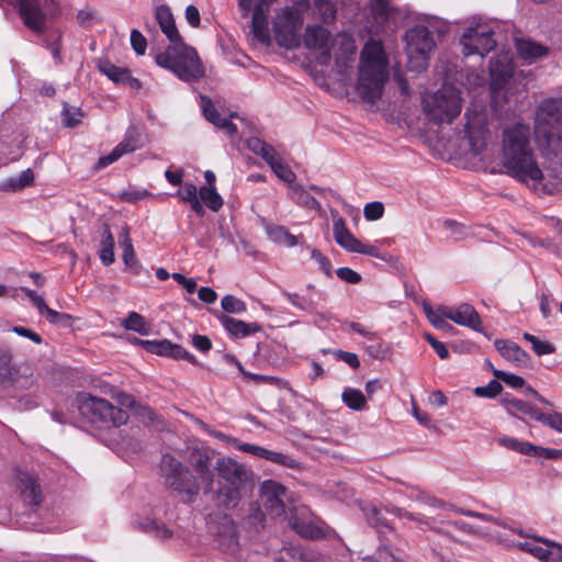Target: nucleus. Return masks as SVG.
<instances>
[{"label":"nucleus","mask_w":562,"mask_h":562,"mask_svg":"<svg viewBox=\"0 0 562 562\" xmlns=\"http://www.w3.org/2000/svg\"><path fill=\"white\" fill-rule=\"evenodd\" d=\"M502 162L506 173L526 183L537 192L551 193L557 184L552 167L547 175L535 158L530 143V127L518 122L502 131Z\"/></svg>","instance_id":"f257e3e1"},{"label":"nucleus","mask_w":562,"mask_h":562,"mask_svg":"<svg viewBox=\"0 0 562 562\" xmlns=\"http://www.w3.org/2000/svg\"><path fill=\"white\" fill-rule=\"evenodd\" d=\"M535 135L544 155L554 159V178L562 173V99L550 98L538 106L535 120Z\"/></svg>","instance_id":"f03ea898"},{"label":"nucleus","mask_w":562,"mask_h":562,"mask_svg":"<svg viewBox=\"0 0 562 562\" xmlns=\"http://www.w3.org/2000/svg\"><path fill=\"white\" fill-rule=\"evenodd\" d=\"M214 470L220 480L218 502L227 508L236 507L255 488L256 475L252 470L231 457L218 458Z\"/></svg>","instance_id":"7ed1b4c3"},{"label":"nucleus","mask_w":562,"mask_h":562,"mask_svg":"<svg viewBox=\"0 0 562 562\" xmlns=\"http://www.w3.org/2000/svg\"><path fill=\"white\" fill-rule=\"evenodd\" d=\"M387 60L380 42L369 41L361 50L357 92L367 102L381 98L387 80Z\"/></svg>","instance_id":"20e7f679"},{"label":"nucleus","mask_w":562,"mask_h":562,"mask_svg":"<svg viewBox=\"0 0 562 562\" xmlns=\"http://www.w3.org/2000/svg\"><path fill=\"white\" fill-rule=\"evenodd\" d=\"M155 59L158 66L170 70L182 81H196L204 76V67L196 50L182 40L170 43Z\"/></svg>","instance_id":"39448f33"},{"label":"nucleus","mask_w":562,"mask_h":562,"mask_svg":"<svg viewBox=\"0 0 562 562\" xmlns=\"http://www.w3.org/2000/svg\"><path fill=\"white\" fill-rule=\"evenodd\" d=\"M159 473L165 486L176 492L183 502L195 501L200 493V484L189 467L172 454L165 453L160 460Z\"/></svg>","instance_id":"423d86ee"},{"label":"nucleus","mask_w":562,"mask_h":562,"mask_svg":"<svg viewBox=\"0 0 562 562\" xmlns=\"http://www.w3.org/2000/svg\"><path fill=\"white\" fill-rule=\"evenodd\" d=\"M461 91L453 86L445 85L435 93L423 97V111L426 119L436 125L450 124L462 110Z\"/></svg>","instance_id":"0eeeda50"},{"label":"nucleus","mask_w":562,"mask_h":562,"mask_svg":"<svg viewBox=\"0 0 562 562\" xmlns=\"http://www.w3.org/2000/svg\"><path fill=\"white\" fill-rule=\"evenodd\" d=\"M77 406L83 417L103 427H120L128 420V413L125 409L89 393L77 396Z\"/></svg>","instance_id":"6e6552de"},{"label":"nucleus","mask_w":562,"mask_h":562,"mask_svg":"<svg viewBox=\"0 0 562 562\" xmlns=\"http://www.w3.org/2000/svg\"><path fill=\"white\" fill-rule=\"evenodd\" d=\"M308 0H295L294 7L281 9L273 20V32L278 44L286 49L297 48L301 44L303 9Z\"/></svg>","instance_id":"1a4fd4ad"},{"label":"nucleus","mask_w":562,"mask_h":562,"mask_svg":"<svg viewBox=\"0 0 562 562\" xmlns=\"http://www.w3.org/2000/svg\"><path fill=\"white\" fill-rule=\"evenodd\" d=\"M461 138L468 143L470 151L474 155L487 148L492 142V132L485 108L477 105L467 108Z\"/></svg>","instance_id":"9d476101"},{"label":"nucleus","mask_w":562,"mask_h":562,"mask_svg":"<svg viewBox=\"0 0 562 562\" xmlns=\"http://www.w3.org/2000/svg\"><path fill=\"white\" fill-rule=\"evenodd\" d=\"M404 40L408 67L416 71L426 70L429 54L436 46L431 32L424 25H416L406 31Z\"/></svg>","instance_id":"9b49d317"},{"label":"nucleus","mask_w":562,"mask_h":562,"mask_svg":"<svg viewBox=\"0 0 562 562\" xmlns=\"http://www.w3.org/2000/svg\"><path fill=\"white\" fill-rule=\"evenodd\" d=\"M493 35L494 32L486 25H476L467 29L460 38L462 53L465 56L474 54L484 56L488 54L496 46Z\"/></svg>","instance_id":"f8f14e48"},{"label":"nucleus","mask_w":562,"mask_h":562,"mask_svg":"<svg viewBox=\"0 0 562 562\" xmlns=\"http://www.w3.org/2000/svg\"><path fill=\"white\" fill-rule=\"evenodd\" d=\"M246 146L254 154L259 155L271 167L276 176L286 183L295 180V173L282 162L277 150L258 137H250L246 140Z\"/></svg>","instance_id":"ddd939ff"},{"label":"nucleus","mask_w":562,"mask_h":562,"mask_svg":"<svg viewBox=\"0 0 562 562\" xmlns=\"http://www.w3.org/2000/svg\"><path fill=\"white\" fill-rule=\"evenodd\" d=\"M209 529L223 551L234 552L237 549V528L229 515L215 514L211 516Z\"/></svg>","instance_id":"4468645a"},{"label":"nucleus","mask_w":562,"mask_h":562,"mask_svg":"<svg viewBox=\"0 0 562 562\" xmlns=\"http://www.w3.org/2000/svg\"><path fill=\"white\" fill-rule=\"evenodd\" d=\"M333 36L322 25H308L304 34L306 48L318 52L317 61L321 65H328L331 59Z\"/></svg>","instance_id":"2eb2a0df"},{"label":"nucleus","mask_w":562,"mask_h":562,"mask_svg":"<svg viewBox=\"0 0 562 562\" xmlns=\"http://www.w3.org/2000/svg\"><path fill=\"white\" fill-rule=\"evenodd\" d=\"M15 5L24 25L35 33L46 29V13L40 0H15Z\"/></svg>","instance_id":"dca6fc26"},{"label":"nucleus","mask_w":562,"mask_h":562,"mask_svg":"<svg viewBox=\"0 0 562 562\" xmlns=\"http://www.w3.org/2000/svg\"><path fill=\"white\" fill-rule=\"evenodd\" d=\"M285 494L286 488L273 480H266L260 486V499L269 514L276 517L285 512Z\"/></svg>","instance_id":"f3484780"},{"label":"nucleus","mask_w":562,"mask_h":562,"mask_svg":"<svg viewBox=\"0 0 562 562\" xmlns=\"http://www.w3.org/2000/svg\"><path fill=\"white\" fill-rule=\"evenodd\" d=\"M136 341L148 352L158 355V356H168L173 359H183L192 364H199L198 359L186 350L182 346L173 344L167 339L162 340H142L136 339Z\"/></svg>","instance_id":"a211bd4d"},{"label":"nucleus","mask_w":562,"mask_h":562,"mask_svg":"<svg viewBox=\"0 0 562 562\" xmlns=\"http://www.w3.org/2000/svg\"><path fill=\"white\" fill-rule=\"evenodd\" d=\"M445 313L448 319L454 322L456 324L487 336L483 329L480 314L471 304L462 303L454 308L449 307V310H447Z\"/></svg>","instance_id":"6ab92c4d"},{"label":"nucleus","mask_w":562,"mask_h":562,"mask_svg":"<svg viewBox=\"0 0 562 562\" xmlns=\"http://www.w3.org/2000/svg\"><path fill=\"white\" fill-rule=\"evenodd\" d=\"M191 464L205 492L213 488L214 472L212 470V456L206 449H194L191 452Z\"/></svg>","instance_id":"aec40b11"},{"label":"nucleus","mask_w":562,"mask_h":562,"mask_svg":"<svg viewBox=\"0 0 562 562\" xmlns=\"http://www.w3.org/2000/svg\"><path fill=\"white\" fill-rule=\"evenodd\" d=\"M16 487L23 501L30 506H38L44 499L41 486L31 473L19 472L16 474Z\"/></svg>","instance_id":"412c9836"},{"label":"nucleus","mask_w":562,"mask_h":562,"mask_svg":"<svg viewBox=\"0 0 562 562\" xmlns=\"http://www.w3.org/2000/svg\"><path fill=\"white\" fill-rule=\"evenodd\" d=\"M513 65L508 53L498 54L490 60L491 86L493 90L502 88L513 76Z\"/></svg>","instance_id":"4be33fe9"},{"label":"nucleus","mask_w":562,"mask_h":562,"mask_svg":"<svg viewBox=\"0 0 562 562\" xmlns=\"http://www.w3.org/2000/svg\"><path fill=\"white\" fill-rule=\"evenodd\" d=\"M333 233L335 241L349 252H357L361 240L356 238L348 229L345 220L338 216L334 220Z\"/></svg>","instance_id":"5701e85b"},{"label":"nucleus","mask_w":562,"mask_h":562,"mask_svg":"<svg viewBox=\"0 0 562 562\" xmlns=\"http://www.w3.org/2000/svg\"><path fill=\"white\" fill-rule=\"evenodd\" d=\"M268 15L269 11L263 4L258 3L255 5L251 18V31L254 36L262 44L270 43Z\"/></svg>","instance_id":"b1692460"},{"label":"nucleus","mask_w":562,"mask_h":562,"mask_svg":"<svg viewBox=\"0 0 562 562\" xmlns=\"http://www.w3.org/2000/svg\"><path fill=\"white\" fill-rule=\"evenodd\" d=\"M201 99L205 119L216 127L224 130L228 136H234L237 133L236 125L229 119L221 116L210 98L201 97Z\"/></svg>","instance_id":"393cba45"},{"label":"nucleus","mask_w":562,"mask_h":562,"mask_svg":"<svg viewBox=\"0 0 562 562\" xmlns=\"http://www.w3.org/2000/svg\"><path fill=\"white\" fill-rule=\"evenodd\" d=\"M494 345L496 350L506 360L512 361L517 366H527L529 363V355L517 344L506 339H496Z\"/></svg>","instance_id":"a878e982"},{"label":"nucleus","mask_w":562,"mask_h":562,"mask_svg":"<svg viewBox=\"0 0 562 562\" xmlns=\"http://www.w3.org/2000/svg\"><path fill=\"white\" fill-rule=\"evenodd\" d=\"M502 404L505 406L508 414L518 416L519 414L526 415L529 418L537 420L540 409L535 405L516 398L510 394L506 393L502 396Z\"/></svg>","instance_id":"bb28decb"},{"label":"nucleus","mask_w":562,"mask_h":562,"mask_svg":"<svg viewBox=\"0 0 562 562\" xmlns=\"http://www.w3.org/2000/svg\"><path fill=\"white\" fill-rule=\"evenodd\" d=\"M33 379L29 376H19L18 370L11 364L0 368V386L3 389L13 387L30 390L33 387Z\"/></svg>","instance_id":"cd10ccee"},{"label":"nucleus","mask_w":562,"mask_h":562,"mask_svg":"<svg viewBox=\"0 0 562 562\" xmlns=\"http://www.w3.org/2000/svg\"><path fill=\"white\" fill-rule=\"evenodd\" d=\"M220 321L224 328L233 336L237 338L247 337L251 334H255L261 329L260 325L257 323H245L243 321L233 318L227 315H221Z\"/></svg>","instance_id":"c85d7f7f"},{"label":"nucleus","mask_w":562,"mask_h":562,"mask_svg":"<svg viewBox=\"0 0 562 562\" xmlns=\"http://www.w3.org/2000/svg\"><path fill=\"white\" fill-rule=\"evenodd\" d=\"M338 46L336 64L339 68L347 67V61L356 54L357 47L351 36L337 34L333 41V47Z\"/></svg>","instance_id":"c756f323"},{"label":"nucleus","mask_w":562,"mask_h":562,"mask_svg":"<svg viewBox=\"0 0 562 562\" xmlns=\"http://www.w3.org/2000/svg\"><path fill=\"white\" fill-rule=\"evenodd\" d=\"M156 20L170 43L182 40L176 26L173 15L167 5H159L156 9Z\"/></svg>","instance_id":"7c9ffc66"},{"label":"nucleus","mask_w":562,"mask_h":562,"mask_svg":"<svg viewBox=\"0 0 562 562\" xmlns=\"http://www.w3.org/2000/svg\"><path fill=\"white\" fill-rule=\"evenodd\" d=\"M289 522L292 529L305 539L315 540L325 537L323 528L314 525L311 520L303 519L294 515L290 518Z\"/></svg>","instance_id":"2f4dec72"},{"label":"nucleus","mask_w":562,"mask_h":562,"mask_svg":"<svg viewBox=\"0 0 562 562\" xmlns=\"http://www.w3.org/2000/svg\"><path fill=\"white\" fill-rule=\"evenodd\" d=\"M447 306H439L437 310H434L429 304H424V312L427 316L429 323L438 330H441L446 334H451L454 331V327L447 321L446 316Z\"/></svg>","instance_id":"473e14b6"},{"label":"nucleus","mask_w":562,"mask_h":562,"mask_svg":"<svg viewBox=\"0 0 562 562\" xmlns=\"http://www.w3.org/2000/svg\"><path fill=\"white\" fill-rule=\"evenodd\" d=\"M516 46L519 56L529 64L548 54L546 46L530 40H520L517 42Z\"/></svg>","instance_id":"72a5a7b5"},{"label":"nucleus","mask_w":562,"mask_h":562,"mask_svg":"<svg viewBox=\"0 0 562 562\" xmlns=\"http://www.w3.org/2000/svg\"><path fill=\"white\" fill-rule=\"evenodd\" d=\"M114 237L111 233L110 225L103 224L100 240L99 256L104 266H110L114 262Z\"/></svg>","instance_id":"f704fd0d"},{"label":"nucleus","mask_w":562,"mask_h":562,"mask_svg":"<svg viewBox=\"0 0 562 562\" xmlns=\"http://www.w3.org/2000/svg\"><path fill=\"white\" fill-rule=\"evenodd\" d=\"M539 542H542L548 547H557L558 549L560 546L555 542L539 537H533L531 540L517 542L515 546L521 551L528 552L533 557L538 558L539 560H543V558H546L548 554V549L541 547Z\"/></svg>","instance_id":"c9c22d12"},{"label":"nucleus","mask_w":562,"mask_h":562,"mask_svg":"<svg viewBox=\"0 0 562 562\" xmlns=\"http://www.w3.org/2000/svg\"><path fill=\"white\" fill-rule=\"evenodd\" d=\"M290 199L297 205L307 207L310 210H321L319 202L311 195L301 184H293L290 187Z\"/></svg>","instance_id":"e433bc0d"},{"label":"nucleus","mask_w":562,"mask_h":562,"mask_svg":"<svg viewBox=\"0 0 562 562\" xmlns=\"http://www.w3.org/2000/svg\"><path fill=\"white\" fill-rule=\"evenodd\" d=\"M269 238L280 245L294 247L297 245V237L292 235L288 228L281 225H270L267 227Z\"/></svg>","instance_id":"4c0bfd02"},{"label":"nucleus","mask_w":562,"mask_h":562,"mask_svg":"<svg viewBox=\"0 0 562 562\" xmlns=\"http://www.w3.org/2000/svg\"><path fill=\"white\" fill-rule=\"evenodd\" d=\"M120 245L123 249V261L124 263L133 269L138 267V260L136 258L132 239L130 237L128 228L125 226L120 235Z\"/></svg>","instance_id":"58836bf2"},{"label":"nucleus","mask_w":562,"mask_h":562,"mask_svg":"<svg viewBox=\"0 0 562 562\" xmlns=\"http://www.w3.org/2000/svg\"><path fill=\"white\" fill-rule=\"evenodd\" d=\"M198 196L213 212H217L224 203L215 187H201Z\"/></svg>","instance_id":"ea45409f"},{"label":"nucleus","mask_w":562,"mask_h":562,"mask_svg":"<svg viewBox=\"0 0 562 562\" xmlns=\"http://www.w3.org/2000/svg\"><path fill=\"white\" fill-rule=\"evenodd\" d=\"M99 70L105 75L109 79H111L115 83H125V79H128L130 70L126 68H121L110 63L109 60L100 61Z\"/></svg>","instance_id":"a19ab883"},{"label":"nucleus","mask_w":562,"mask_h":562,"mask_svg":"<svg viewBox=\"0 0 562 562\" xmlns=\"http://www.w3.org/2000/svg\"><path fill=\"white\" fill-rule=\"evenodd\" d=\"M498 442L503 447L517 451L521 454L536 457L537 446L528 441H520L514 437H503L499 438Z\"/></svg>","instance_id":"79ce46f5"},{"label":"nucleus","mask_w":562,"mask_h":562,"mask_svg":"<svg viewBox=\"0 0 562 562\" xmlns=\"http://www.w3.org/2000/svg\"><path fill=\"white\" fill-rule=\"evenodd\" d=\"M342 402L353 411H361L366 406V397L360 390L346 389L341 394Z\"/></svg>","instance_id":"37998d69"},{"label":"nucleus","mask_w":562,"mask_h":562,"mask_svg":"<svg viewBox=\"0 0 562 562\" xmlns=\"http://www.w3.org/2000/svg\"><path fill=\"white\" fill-rule=\"evenodd\" d=\"M122 325L126 329L136 331L140 335L148 334V325L146 319L136 312H130L127 317L122 322Z\"/></svg>","instance_id":"c03bdc74"},{"label":"nucleus","mask_w":562,"mask_h":562,"mask_svg":"<svg viewBox=\"0 0 562 562\" xmlns=\"http://www.w3.org/2000/svg\"><path fill=\"white\" fill-rule=\"evenodd\" d=\"M83 112L80 108L70 106L68 103H64L61 117L63 124L67 127H76L81 123Z\"/></svg>","instance_id":"a18cd8bd"},{"label":"nucleus","mask_w":562,"mask_h":562,"mask_svg":"<svg viewBox=\"0 0 562 562\" xmlns=\"http://www.w3.org/2000/svg\"><path fill=\"white\" fill-rule=\"evenodd\" d=\"M522 337L525 340L531 344L532 350L537 356L551 355L555 351V347L551 342L547 340H540L529 333H525Z\"/></svg>","instance_id":"49530a36"},{"label":"nucleus","mask_w":562,"mask_h":562,"mask_svg":"<svg viewBox=\"0 0 562 562\" xmlns=\"http://www.w3.org/2000/svg\"><path fill=\"white\" fill-rule=\"evenodd\" d=\"M366 350L371 358L376 360L389 359L392 355V348L387 344L375 339L372 344L367 346Z\"/></svg>","instance_id":"de8ad7c7"},{"label":"nucleus","mask_w":562,"mask_h":562,"mask_svg":"<svg viewBox=\"0 0 562 562\" xmlns=\"http://www.w3.org/2000/svg\"><path fill=\"white\" fill-rule=\"evenodd\" d=\"M315 10L323 22H331L336 18V5L328 0H315Z\"/></svg>","instance_id":"09e8293b"},{"label":"nucleus","mask_w":562,"mask_h":562,"mask_svg":"<svg viewBox=\"0 0 562 562\" xmlns=\"http://www.w3.org/2000/svg\"><path fill=\"white\" fill-rule=\"evenodd\" d=\"M138 135L135 131H128L124 137V139L117 144L114 148L121 155L133 153L137 148Z\"/></svg>","instance_id":"8fccbe9b"},{"label":"nucleus","mask_w":562,"mask_h":562,"mask_svg":"<svg viewBox=\"0 0 562 562\" xmlns=\"http://www.w3.org/2000/svg\"><path fill=\"white\" fill-rule=\"evenodd\" d=\"M221 305L227 313L240 314L246 312L245 302L231 294H227L222 299Z\"/></svg>","instance_id":"3c124183"},{"label":"nucleus","mask_w":562,"mask_h":562,"mask_svg":"<svg viewBox=\"0 0 562 562\" xmlns=\"http://www.w3.org/2000/svg\"><path fill=\"white\" fill-rule=\"evenodd\" d=\"M370 9L376 20L385 21L391 13L389 0H370Z\"/></svg>","instance_id":"603ef678"},{"label":"nucleus","mask_w":562,"mask_h":562,"mask_svg":"<svg viewBox=\"0 0 562 562\" xmlns=\"http://www.w3.org/2000/svg\"><path fill=\"white\" fill-rule=\"evenodd\" d=\"M502 390V384L497 380H492L484 386H476L474 394L479 397L493 398L501 394Z\"/></svg>","instance_id":"864d4df0"},{"label":"nucleus","mask_w":562,"mask_h":562,"mask_svg":"<svg viewBox=\"0 0 562 562\" xmlns=\"http://www.w3.org/2000/svg\"><path fill=\"white\" fill-rule=\"evenodd\" d=\"M262 459L271 461L276 464L285 465L289 468H293L295 464V460L293 458H291L290 456L284 454L282 452L269 450V449H266Z\"/></svg>","instance_id":"5fc2aeb1"},{"label":"nucleus","mask_w":562,"mask_h":562,"mask_svg":"<svg viewBox=\"0 0 562 562\" xmlns=\"http://www.w3.org/2000/svg\"><path fill=\"white\" fill-rule=\"evenodd\" d=\"M493 374L496 379L502 380L507 385L515 389L522 387L526 383L524 378L502 370L493 369Z\"/></svg>","instance_id":"6e6d98bb"},{"label":"nucleus","mask_w":562,"mask_h":562,"mask_svg":"<svg viewBox=\"0 0 562 562\" xmlns=\"http://www.w3.org/2000/svg\"><path fill=\"white\" fill-rule=\"evenodd\" d=\"M104 387H105L104 393H109L113 398H115V401L121 406H124L127 408H132L134 406L135 400L131 395H128L124 392H121V391H116L110 384H106Z\"/></svg>","instance_id":"4d7b16f0"},{"label":"nucleus","mask_w":562,"mask_h":562,"mask_svg":"<svg viewBox=\"0 0 562 562\" xmlns=\"http://www.w3.org/2000/svg\"><path fill=\"white\" fill-rule=\"evenodd\" d=\"M537 422L548 425L551 428L562 432V414L560 413L544 414L540 411L537 417Z\"/></svg>","instance_id":"13d9d810"},{"label":"nucleus","mask_w":562,"mask_h":562,"mask_svg":"<svg viewBox=\"0 0 562 562\" xmlns=\"http://www.w3.org/2000/svg\"><path fill=\"white\" fill-rule=\"evenodd\" d=\"M131 45L137 55L142 56L145 54L147 48V41L145 36L136 29L131 31Z\"/></svg>","instance_id":"bf43d9fd"},{"label":"nucleus","mask_w":562,"mask_h":562,"mask_svg":"<svg viewBox=\"0 0 562 562\" xmlns=\"http://www.w3.org/2000/svg\"><path fill=\"white\" fill-rule=\"evenodd\" d=\"M364 514H366L368 522L372 527H374V528L387 527L389 528V525L386 524L385 519L381 516V513L379 512V509L376 507H374V506L367 507L364 509Z\"/></svg>","instance_id":"052dcab7"},{"label":"nucleus","mask_w":562,"mask_h":562,"mask_svg":"<svg viewBox=\"0 0 562 562\" xmlns=\"http://www.w3.org/2000/svg\"><path fill=\"white\" fill-rule=\"evenodd\" d=\"M384 206L381 202H370L364 206L363 214L369 221H376L383 216Z\"/></svg>","instance_id":"680f3d73"},{"label":"nucleus","mask_w":562,"mask_h":562,"mask_svg":"<svg viewBox=\"0 0 562 562\" xmlns=\"http://www.w3.org/2000/svg\"><path fill=\"white\" fill-rule=\"evenodd\" d=\"M18 390H14L13 397L18 398V407L20 409H32L38 405V397L29 393L25 395H19Z\"/></svg>","instance_id":"e2e57ef3"},{"label":"nucleus","mask_w":562,"mask_h":562,"mask_svg":"<svg viewBox=\"0 0 562 562\" xmlns=\"http://www.w3.org/2000/svg\"><path fill=\"white\" fill-rule=\"evenodd\" d=\"M336 274L340 280L350 284H357L361 281V276L348 267L337 269Z\"/></svg>","instance_id":"0e129e2a"},{"label":"nucleus","mask_w":562,"mask_h":562,"mask_svg":"<svg viewBox=\"0 0 562 562\" xmlns=\"http://www.w3.org/2000/svg\"><path fill=\"white\" fill-rule=\"evenodd\" d=\"M47 319L50 323L63 325V326H71L72 324V316L66 313H59L57 311H54L49 308V311L46 314Z\"/></svg>","instance_id":"69168bd1"},{"label":"nucleus","mask_w":562,"mask_h":562,"mask_svg":"<svg viewBox=\"0 0 562 562\" xmlns=\"http://www.w3.org/2000/svg\"><path fill=\"white\" fill-rule=\"evenodd\" d=\"M297 559L302 562H327V558L310 549L297 550Z\"/></svg>","instance_id":"338daca9"},{"label":"nucleus","mask_w":562,"mask_h":562,"mask_svg":"<svg viewBox=\"0 0 562 562\" xmlns=\"http://www.w3.org/2000/svg\"><path fill=\"white\" fill-rule=\"evenodd\" d=\"M311 258L318 263L319 269L326 276H330L331 274V263H330L329 259L325 255H323L319 250L312 249L311 250Z\"/></svg>","instance_id":"774afa93"}]
</instances>
